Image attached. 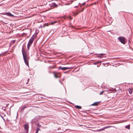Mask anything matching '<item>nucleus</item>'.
<instances>
[{"label": "nucleus", "instance_id": "f257e3e1", "mask_svg": "<svg viewBox=\"0 0 133 133\" xmlns=\"http://www.w3.org/2000/svg\"><path fill=\"white\" fill-rule=\"evenodd\" d=\"M22 52L24 62L27 65L29 66L27 58V55L26 52L24 50L23 47L22 48Z\"/></svg>", "mask_w": 133, "mask_h": 133}, {"label": "nucleus", "instance_id": "f03ea898", "mask_svg": "<svg viewBox=\"0 0 133 133\" xmlns=\"http://www.w3.org/2000/svg\"><path fill=\"white\" fill-rule=\"evenodd\" d=\"M118 39L122 43L124 44L125 43V38L120 36L118 37Z\"/></svg>", "mask_w": 133, "mask_h": 133}, {"label": "nucleus", "instance_id": "7ed1b4c3", "mask_svg": "<svg viewBox=\"0 0 133 133\" xmlns=\"http://www.w3.org/2000/svg\"><path fill=\"white\" fill-rule=\"evenodd\" d=\"M53 74H54L55 77L56 78L60 77L61 76V75L60 72L56 73L55 72H53Z\"/></svg>", "mask_w": 133, "mask_h": 133}, {"label": "nucleus", "instance_id": "20e7f679", "mask_svg": "<svg viewBox=\"0 0 133 133\" xmlns=\"http://www.w3.org/2000/svg\"><path fill=\"white\" fill-rule=\"evenodd\" d=\"M34 35H33V36L31 37L29 40L28 44L31 45L32 44V43L34 40Z\"/></svg>", "mask_w": 133, "mask_h": 133}, {"label": "nucleus", "instance_id": "39448f33", "mask_svg": "<svg viewBox=\"0 0 133 133\" xmlns=\"http://www.w3.org/2000/svg\"><path fill=\"white\" fill-rule=\"evenodd\" d=\"M24 130L26 131V133H27V132L29 131V125L27 124H26L24 125Z\"/></svg>", "mask_w": 133, "mask_h": 133}, {"label": "nucleus", "instance_id": "423d86ee", "mask_svg": "<svg viewBox=\"0 0 133 133\" xmlns=\"http://www.w3.org/2000/svg\"><path fill=\"white\" fill-rule=\"evenodd\" d=\"M38 118L37 117H35L32 120L31 123V124H33L35 123L36 122L38 121Z\"/></svg>", "mask_w": 133, "mask_h": 133}, {"label": "nucleus", "instance_id": "0eeeda50", "mask_svg": "<svg viewBox=\"0 0 133 133\" xmlns=\"http://www.w3.org/2000/svg\"><path fill=\"white\" fill-rule=\"evenodd\" d=\"M71 68H72L71 67H61V66H60L59 67L58 70H59V69H61L62 70H66L67 69H70Z\"/></svg>", "mask_w": 133, "mask_h": 133}, {"label": "nucleus", "instance_id": "6e6552de", "mask_svg": "<svg viewBox=\"0 0 133 133\" xmlns=\"http://www.w3.org/2000/svg\"><path fill=\"white\" fill-rule=\"evenodd\" d=\"M100 102H96L92 104L91 105L93 106H97L100 103Z\"/></svg>", "mask_w": 133, "mask_h": 133}, {"label": "nucleus", "instance_id": "1a4fd4ad", "mask_svg": "<svg viewBox=\"0 0 133 133\" xmlns=\"http://www.w3.org/2000/svg\"><path fill=\"white\" fill-rule=\"evenodd\" d=\"M6 15L10 16V17H13L14 16L12 15L11 13L10 12H8L6 13Z\"/></svg>", "mask_w": 133, "mask_h": 133}, {"label": "nucleus", "instance_id": "9d476101", "mask_svg": "<svg viewBox=\"0 0 133 133\" xmlns=\"http://www.w3.org/2000/svg\"><path fill=\"white\" fill-rule=\"evenodd\" d=\"M52 5L54 6L55 7H57L58 6V5L56 4L55 3H53L51 4Z\"/></svg>", "mask_w": 133, "mask_h": 133}, {"label": "nucleus", "instance_id": "9b49d317", "mask_svg": "<svg viewBox=\"0 0 133 133\" xmlns=\"http://www.w3.org/2000/svg\"><path fill=\"white\" fill-rule=\"evenodd\" d=\"M75 108L77 109H80L82 108V107L81 106H78V105H75Z\"/></svg>", "mask_w": 133, "mask_h": 133}, {"label": "nucleus", "instance_id": "f8f14e48", "mask_svg": "<svg viewBox=\"0 0 133 133\" xmlns=\"http://www.w3.org/2000/svg\"><path fill=\"white\" fill-rule=\"evenodd\" d=\"M26 108V107L25 106H23L21 109V111L22 112Z\"/></svg>", "mask_w": 133, "mask_h": 133}, {"label": "nucleus", "instance_id": "ddd939ff", "mask_svg": "<svg viewBox=\"0 0 133 133\" xmlns=\"http://www.w3.org/2000/svg\"><path fill=\"white\" fill-rule=\"evenodd\" d=\"M105 55V54H98V55H101V56H98V57L100 58H101V57H102L103 55Z\"/></svg>", "mask_w": 133, "mask_h": 133}, {"label": "nucleus", "instance_id": "4468645a", "mask_svg": "<svg viewBox=\"0 0 133 133\" xmlns=\"http://www.w3.org/2000/svg\"><path fill=\"white\" fill-rule=\"evenodd\" d=\"M125 128H127L128 129H130V125H128L126 126H125Z\"/></svg>", "mask_w": 133, "mask_h": 133}, {"label": "nucleus", "instance_id": "2eb2a0df", "mask_svg": "<svg viewBox=\"0 0 133 133\" xmlns=\"http://www.w3.org/2000/svg\"><path fill=\"white\" fill-rule=\"evenodd\" d=\"M129 92L130 94H132V90L130 89H130L129 90Z\"/></svg>", "mask_w": 133, "mask_h": 133}, {"label": "nucleus", "instance_id": "dca6fc26", "mask_svg": "<svg viewBox=\"0 0 133 133\" xmlns=\"http://www.w3.org/2000/svg\"><path fill=\"white\" fill-rule=\"evenodd\" d=\"M40 130L39 128H37L36 129V133H38V131Z\"/></svg>", "mask_w": 133, "mask_h": 133}, {"label": "nucleus", "instance_id": "f3484780", "mask_svg": "<svg viewBox=\"0 0 133 133\" xmlns=\"http://www.w3.org/2000/svg\"><path fill=\"white\" fill-rule=\"evenodd\" d=\"M57 22V21H55L54 22H51V24H54V23H56Z\"/></svg>", "mask_w": 133, "mask_h": 133}, {"label": "nucleus", "instance_id": "a211bd4d", "mask_svg": "<svg viewBox=\"0 0 133 133\" xmlns=\"http://www.w3.org/2000/svg\"><path fill=\"white\" fill-rule=\"evenodd\" d=\"M110 127H111V126H108L105 127H104V129H107V128H109Z\"/></svg>", "mask_w": 133, "mask_h": 133}, {"label": "nucleus", "instance_id": "6ab92c4d", "mask_svg": "<svg viewBox=\"0 0 133 133\" xmlns=\"http://www.w3.org/2000/svg\"><path fill=\"white\" fill-rule=\"evenodd\" d=\"M38 127V128H39L41 127V126L38 123L36 125Z\"/></svg>", "mask_w": 133, "mask_h": 133}, {"label": "nucleus", "instance_id": "aec40b11", "mask_svg": "<svg viewBox=\"0 0 133 133\" xmlns=\"http://www.w3.org/2000/svg\"><path fill=\"white\" fill-rule=\"evenodd\" d=\"M30 46H31L30 45L28 44V45H27V50H29V47H30Z\"/></svg>", "mask_w": 133, "mask_h": 133}, {"label": "nucleus", "instance_id": "412c9836", "mask_svg": "<svg viewBox=\"0 0 133 133\" xmlns=\"http://www.w3.org/2000/svg\"><path fill=\"white\" fill-rule=\"evenodd\" d=\"M105 129H104V127L103 128H102L101 129H99V131H101L104 130Z\"/></svg>", "mask_w": 133, "mask_h": 133}, {"label": "nucleus", "instance_id": "4be33fe9", "mask_svg": "<svg viewBox=\"0 0 133 133\" xmlns=\"http://www.w3.org/2000/svg\"><path fill=\"white\" fill-rule=\"evenodd\" d=\"M100 62H100V61H98V62H96L95 63H93V64H94V65H96V64H97L98 63Z\"/></svg>", "mask_w": 133, "mask_h": 133}, {"label": "nucleus", "instance_id": "5701e85b", "mask_svg": "<svg viewBox=\"0 0 133 133\" xmlns=\"http://www.w3.org/2000/svg\"><path fill=\"white\" fill-rule=\"evenodd\" d=\"M103 91H102L101 92L100 94H99V95H101L103 93Z\"/></svg>", "mask_w": 133, "mask_h": 133}, {"label": "nucleus", "instance_id": "b1692460", "mask_svg": "<svg viewBox=\"0 0 133 133\" xmlns=\"http://www.w3.org/2000/svg\"><path fill=\"white\" fill-rule=\"evenodd\" d=\"M28 132H27V133H28ZM22 133H26V131L24 130L23 132Z\"/></svg>", "mask_w": 133, "mask_h": 133}, {"label": "nucleus", "instance_id": "393cba45", "mask_svg": "<svg viewBox=\"0 0 133 133\" xmlns=\"http://www.w3.org/2000/svg\"><path fill=\"white\" fill-rule=\"evenodd\" d=\"M69 18L70 19H72V18L70 16L69 17Z\"/></svg>", "mask_w": 133, "mask_h": 133}, {"label": "nucleus", "instance_id": "a878e982", "mask_svg": "<svg viewBox=\"0 0 133 133\" xmlns=\"http://www.w3.org/2000/svg\"><path fill=\"white\" fill-rule=\"evenodd\" d=\"M85 4V3H84H84H83V4H82V5H84Z\"/></svg>", "mask_w": 133, "mask_h": 133}, {"label": "nucleus", "instance_id": "bb28decb", "mask_svg": "<svg viewBox=\"0 0 133 133\" xmlns=\"http://www.w3.org/2000/svg\"><path fill=\"white\" fill-rule=\"evenodd\" d=\"M28 82L29 81V78H28Z\"/></svg>", "mask_w": 133, "mask_h": 133}, {"label": "nucleus", "instance_id": "cd10ccee", "mask_svg": "<svg viewBox=\"0 0 133 133\" xmlns=\"http://www.w3.org/2000/svg\"><path fill=\"white\" fill-rule=\"evenodd\" d=\"M78 6H76L74 7V8H77Z\"/></svg>", "mask_w": 133, "mask_h": 133}, {"label": "nucleus", "instance_id": "c85d7f7f", "mask_svg": "<svg viewBox=\"0 0 133 133\" xmlns=\"http://www.w3.org/2000/svg\"><path fill=\"white\" fill-rule=\"evenodd\" d=\"M3 110L5 111V110H6V109H4Z\"/></svg>", "mask_w": 133, "mask_h": 133}, {"label": "nucleus", "instance_id": "c756f323", "mask_svg": "<svg viewBox=\"0 0 133 133\" xmlns=\"http://www.w3.org/2000/svg\"><path fill=\"white\" fill-rule=\"evenodd\" d=\"M1 54H0V56H1Z\"/></svg>", "mask_w": 133, "mask_h": 133}, {"label": "nucleus", "instance_id": "7c9ffc66", "mask_svg": "<svg viewBox=\"0 0 133 133\" xmlns=\"http://www.w3.org/2000/svg\"><path fill=\"white\" fill-rule=\"evenodd\" d=\"M89 110H87V111H89Z\"/></svg>", "mask_w": 133, "mask_h": 133}, {"label": "nucleus", "instance_id": "2f4dec72", "mask_svg": "<svg viewBox=\"0 0 133 133\" xmlns=\"http://www.w3.org/2000/svg\"><path fill=\"white\" fill-rule=\"evenodd\" d=\"M66 73V72H64V73Z\"/></svg>", "mask_w": 133, "mask_h": 133}, {"label": "nucleus", "instance_id": "473e14b6", "mask_svg": "<svg viewBox=\"0 0 133 133\" xmlns=\"http://www.w3.org/2000/svg\"><path fill=\"white\" fill-rule=\"evenodd\" d=\"M83 9H82V11H83Z\"/></svg>", "mask_w": 133, "mask_h": 133}, {"label": "nucleus", "instance_id": "72a5a7b5", "mask_svg": "<svg viewBox=\"0 0 133 133\" xmlns=\"http://www.w3.org/2000/svg\"><path fill=\"white\" fill-rule=\"evenodd\" d=\"M4 54H3L2 55H3Z\"/></svg>", "mask_w": 133, "mask_h": 133}, {"label": "nucleus", "instance_id": "f704fd0d", "mask_svg": "<svg viewBox=\"0 0 133 133\" xmlns=\"http://www.w3.org/2000/svg\"><path fill=\"white\" fill-rule=\"evenodd\" d=\"M1 5V4H0V6Z\"/></svg>", "mask_w": 133, "mask_h": 133}]
</instances>
